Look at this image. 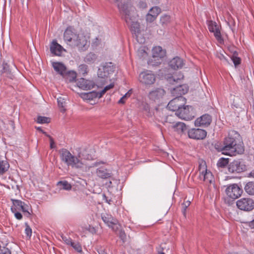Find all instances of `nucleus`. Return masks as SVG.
I'll use <instances>...</instances> for the list:
<instances>
[{
  "label": "nucleus",
  "mask_w": 254,
  "mask_h": 254,
  "mask_svg": "<svg viewBox=\"0 0 254 254\" xmlns=\"http://www.w3.org/2000/svg\"><path fill=\"white\" fill-rule=\"evenodd\" d=\"M2 68L1 70V72L5 73L7 75H10L11 74V71L9 69V65L6 63H3L2 65Z\"/></svg>",
  "instance_id": "nucleus-39"
},
{
  "label": "nucleus",
  "mask_w": 254,
  "mask_h": 254,
  "mask_svg": "<svg viewBox=\"0 0 254 254\" xmlns=\"http://www.w3.org/2000/svg\"><path fill=\"white\" fill-rule=\"evenodd\" d=\"M242 192L243 190L236 184L230 185L226 189L227 195L233 199H236L240 197Z\"/></svg>",
  "instance_id": "nucleus-9"
},
{
  "label": "nucleus",
  "mask_w": 254,
  "mask_h": 254,
  "mask_svg": "<svg viewBox=\"0 0 254 254\" xmlns=\"http://www.w3.org/2000/svg\"><path fill=\"white\" fill-rule=\"evenodd\" d=\"M114 2L116 3V5L117 7L119 6V5H122L123 3H124L126 2L125 0H114Z\"/></svg>",
  "instance_id": "nucleus-57"
},
{
  "label": "nucleus",
  "mask_w": 254,
  "mask_h": 254,
  "mask_svg": "<svg viewBox=\"0 0 254 254\" xmlns=\"http://www.w3.org/2000/svg\"><path fill=\"white\" fill-rule=\"evenodd\" d=\"M212 122L211 116L207 114H205L200 117L198 118L194 122L195 126L197 127H208Z\"/></svg>",
  "instance_id": "nucleus-15"
},
{
  "label": "nucleus",
  "mask_w": 254,
  "mask_h": 254,
  "mask_svg": "<svg viewBox=\"0 0 254 254\" xmlns=\"http://www.w3.org/2000/svg\"><path fill=\"white\" fill-rule=\"evenodd\" d=\"M190 201H186L182 204L184 214H185V211L187 208L190 206Z\"/></svg>",
  "instance_id": "nucleus-54"
},
{
  "label": "nucleus",
  "mask_w": 254,
  "mask_h": 254,
  "mask_svg": "<svg viewBox=\"0 0 254 254\" xmlns=\"http://www.w3.org/2000/svg\"><path fill=\"white\" fill-rule=\"evenodd\" d=\"M214 147L218 151L222 152V153L223 154H224V153H225L224 143L222 144H221V143L217 142L215 144Z\"/></svg>",
  "instance_id": "nucleus-42"
},
{
  "label": "nucleus",
  "mask_w": 254,
  "mask_h": 254,
  "mask_svg": "<svg viewBox=\"0 0 254 254\" xmlns=\"http://www.w3.org/2000/svg\"><path fill=\"white\" fill-rule=\"evenodd\" d=\"M61 160L67 166L87 172L91 167L87 166L83 161L84 159L81 152H78L76 155L72 154L66 149L63 148L60 150Z\"/></svg>",
  "instance_id": "nucleus-2"
},
{
  "label": "nucleus",
  "mask_w": 254,
  "mask_h": 254,
  "mask_svg": "<svg viewBox=\"0 0 254 254\" xmlns=\"http://www.w3.org/2000/svg\"><path fill=\"white\" fill-rule=\"evenodd\" d=\"M97 59V56L96 54L93 53L88 54L84 58V62L88 64L94 63Z\"/></svg>",
  "instance_id": "nucleus-29"
},
{
  "label": "nucleus",
  "mask_w": 254,
  "mask_h": 254,
  "mask_svg": "<svg viewBox=\"0 0 254 254\" xmlns=\"http://www.w3.org/2000/svg\"><path fill=\"white\" fill-rule=\"evenodd\" d=\"M218 27L216 22H213L212 21H210L208 23V29L210 32H214L215 29H217Z\"/></svg>",
  "instance_id": "nucleus-41"
},
{
  "label": "nucleus",
  "mask_w": 254,
  "mask_h": 254,
  "mask_svg": "<svg viewBox=\"0 0 254 254\" xmlns=\"http://www.w3.org/2000/svg\"><path fill=\"white\" fill-rule=\"evenodd\" d=\"M245 190L248 194L254 195V182L248 183L245 187Z\"/></svg>",
  "instance_id": "nucleus-30"
},
{
  "label": "nucleus",
  "mask_w": 254,
  "mask_h": 254,
  "mask_svg": "<svg viewBox=\"0 0 254 254\" xmlns=\"http://www.w3.org/2000/svg\"><path fill=\"white\" fill-rule=\"evenodd\" d=\"M127 24L130 26L131 31L135 34L140 33V25L139 23L136 21H134L133 16L131 17V20L130 22L127 23Z\"/></svg>",
  "instance_id": "nucleus-25"
},
{
  "label": "nucleus",
  "mask_w": 254,
  "mask_h": 254,
  "mask_svg": "<svg viewBox=\"0 0 254 254\" xmlns=\"http://www.w3.org/2000/svg\"><path fill=\"white\" fill-rule=\"evenodd\" d=\"M172 127L178 133H183L188 129L186 125L182 122L176 123L173 125Z\"/></svg>",
  "instance_id": "nucleus-26"
},
{
  "label": "nucleus",
  "mask_w": 254,
  "mask_h": 254,
  "mask_svg": "<svg viewBox=\"0 0 254 254\" xmlns=\"http://www.w3.org/2000/svg\"><path fill=\"white\" fill-rule=\"evenodd\" d=\"M165 94V91L163 88H158L150 91L148 96L150 99L155 101L162 98Z\"/></svg>",
  "instance_id": "nucleus-19"
},
{
  "label": "nucleus",
  "mask_w": 254,
  "mask_h": 254,
  "mask_svg": "<svg viewBox=\"0 0 254 254\" xmlns=\"http://www.w3.org/2000/svg\"><path fill=\"white\" fill-rule=\"evenodd\" d=\"M242 105V100L239 97H236V98L234 99L233 105L235 106L236 108H238L241 107Z\"/></svg>",
  "instance_id": "nucleus-43"
},
{
  "label": "nucleus",
  "mask_w": 254,
  "mask_h": 254,
  "mask_svg": "<svg viewBox=\"0 0 254 254\" xmlns=\"http://www.w3.org/2000/svg\"><path fill=\"white\" fill-rule=\"evenodd\" d=\"M139 80L141 83L145 85L153 84L156 80V76L152 73L146 72H141L139 76Z\"/></svg>",
  "instance_id": "nucleus-11"
},
{
  "label": "nucleus",
  "mask_w": 254,
  "mask_h": 254,
  "mask_svg": "<svg viewBox=\"0 0 254 254\" xmlns=\"http://www.w3.org/2000/svg\"><path fill=\"white\" fill-rule=\"evenodd\" d=\"M58 104L59 107L61 109V111L64 112L65 111V109L64 108L65 102L64 99L61 97L58 98Z\"/></svg>",
  "instance_id": "nucleus-36"
},
{
  "label": "nucleus",
  "mask_w": 254,
  "mask_h": 254,
  "mask_svg": "<svg viewBox=\"0 0 254 254\" xmlns=\"http://www.w3.org/2000/svg\"><path fill=\"white\" fill-rule=\"evenodd\" d=\"M61 238L63 241H64V243L67 245H70L72 242L70 238L67 237L63 235H61Z\"/></svg>",
  "instance_id": "nucleus-49"
},
{
  "label": "nucleus",
  "mask_w": 254,
  "mask_h": 254,
  "mask_svg": "<svg viewBox=\"0 0 254 254\" xmlns=\"http://www.w3.org/2000/svg\"><path fill=\"white\" fill-rule=\"evenodd\" d=\"M63 49V47L59 44L56 40L53 41L50 46V51L52 54L58 56H61Z\"/></svg>",
  "instance_id": "nucleus-21"
},
{
  "label": "nucleus",
  "mask_w": 254,
  "mask_h": 254,
  "mask_svg": "<svg viewBox=\"0 0 254 254\" xmlns=\"http://www.w3.org/2000/svg\"><path fill=\"white\" fill-rule=\"evenodd\" d=\"M170 21V16L168 15H164L160 18V23L162 25H164L167 24Z\"/></svg>",
  "instance_id": "nucleus-38"
},
{
  "label": "nucleus",
  "mask_w": 254,
  "mask_h": 254,
  "mask_svg": "<svg viewBox=\"0 0 254 254\" xmlns=\"http://www.w3.org/2000/svg\"><path fill=\"white\" fill-rule=\"evenodd\" d=\"M185 101L184 97H176L171 100L167 105V108L172 111H178L183 106Z\"/></svg>",
  "instance_id": "nucleus-10"
},
{
  "label": "nucleus",
  "mask_w": 254,
  "mask_h": 254,
  "mask_svg": "<svg viewBox=\"0 0 254 254\" xmlns=\"http://www.w3.org/2000/svg\"><path fill=\"white\" fill-rule=\"evenodd\" d=\"M142 110L147 113H149L150 107L148 104L147 103H143L142 104Z\"/></svg>",
  "instance_id": "nucleus-53"
},
{
  "label": "nucleus",
  "mask_w": 254,
  "mask_h": 254,
  "mask_svg": "<svg viewBox=\"0 0 254 254\" xmlns=\"http://www.w3.org/2000/svg\"><path fill=\"white\" fill-rule=\"evenodd\" d=\"M188 134L190 138L200 140L206 137L207 132L205 130L200 128H191L188 130Z\"/></svg>",
  "instance_id": "nucleus-12"
},
{
  "label": "nucleus",
  "mask_w": 254,
  "mask_h": 254,
  "mask_svg": "<svg viewBox=\"0 0 254 254\" xmlns=\"http://www.w3.org/2000/svg\"><path fill=\"white\" fill-rule=\"evenodd\" d=\"M166 52L160 47H155L152 50V55L154 59L160 58L161 60L165 56Z\"/></svg>",
  "instance_id": "nucleus-24"
},
{
  "label": "nucleus",
  "mask_w": 254,
  "mask_h": 254,
  "mask_svg": "<svg viewBox=\"0 0 254 254\" xmlns=\"http://www.w3.org/2000/svg\"><path fill=\"white\" fill-rule=\"evenodd\" d=\"M188 90V86L186 84H183L174 88L172 93L176 97H183L182 95L187 93Z\"/></svg>",
  "instance_id": "nucleus-17"
},
{
  "label": "nucleus",
  "mask_w": 254,
  "mask_h": 254,
  "mask_svg": "<svg viewBox=\"0 0 254 254\" xmlns=\"http://www.w3.org/2000/svg\"><path fill=\"white\" fill-rule=\"evenodd\" d=\"M98 252L99 254H107L103 250H100Z\"/></svg>",
  "instance_id": "nucleus-62"
},
{
  "label": "nucleus",
  "mask_w": 254,
  "mask_h": 254,
  "mask_svg": "<svg viewBox=\"0 0 254 254\" xmlns=\"http://www.w3.org/2000/svg\"><path fill=\"white\" fill-rule=\"evenodd\" d=\"M162 114V115L163 114V111H159V110H157L156 112V116H161V115Z\"/></svg>",
  "instance_id": "nucleus-61"
},
{
  "label": "nucleus",
  "mask_w": 254,
  "mask_h": 254,
  "mask_svg": "<svg viewBox=\"0 0 254 254\" xmlns=\"http://www.w3.org/2000/svg\"><path fill=\"white\" fill-rule=\"evenodd\" d=\"M70 245L77 252H82V248L79 243L72 242Z\"/></svg>",
  "instance_id": "nucleus-44"
},
{
  "label": "nucleus",
  "mask_w": 254,
  "mask_h": 254,
  "mask_svg": "<svg viewBox=\"0 0 254 254\" xmlns=\"http://www.w3.org/2000/svg\"><path fill=\"white\" fill-rule=\"evenodd\" d=\"M183 78L184 75L181 73H179L178 75L176 74L173 75L168 74L165 75V78L167 81L172 84L178 83L179 80L183 79Z\"/></svg>",
  "instance_id": "nucleus-22"
},
{
  "label": "nucleus",
  "mask_w": 254,
  "mask_h": 254,
  "mask_svg": "<svg viewBox=\"0 0 254 254\" xmlns=\"http://www.w3.org/2000/svg\"><path fill=\"white\" fill-rule=\"evenodd\" d=\"M228 171L231 173H240L245 171L246 166L239 160H234L228 166Z\"/></svg>",
  "instance_id": "nucleus-13"
},
{
  "label": "nucleus",
  "mask_w": 254,
  "mask_h": 254,
  "mask_svg": "<svg viewBox=\"0 0 254 254\" xmlns=\"http://www.w3.org/2000/svg\"><path fill=\"white\" fill-rule=\"evenodd\" d=\"M11 210L12 213H14V216L18 220H21L22 218V215L21 213L16 210L15 208L11 207Z\"/></svg>",
  "instance_id": "nucleus-47"
},
{
  "label": "nucleus",
  "mask_w": 254,
  "mask_h": 254,
  "mask_svg": "<svg viewBox=\"0 0 254 254\" xmlns=\"http://www.w3.org/2000/svg\"><path fill=\"white\" fill-rule=\"evenodd\" d=\"M119 236L120 238L123 241V242H125L126 240V234L125 231L123 230H120L119 234Z\"/></svg>",
  "instance_id": "nucleus-51"
},
{
  "label": "nucleus",
  "mask_w": 254,
  "mask_h": 254,
  "mask_svg": "<svg viewBox=\"0 0 254 254\" xmlns=\"http://www.w3.org/2000/svg\"><path fill=\"white\" fill-rule=\"evenodd\" d=\"M160 8L157 6H155L150 9L149 13H152L154 16L157 17V15L160 13Z\"/></svg>",
  "instance_id": "nucleus-40"
},
{
  "label": "nucleus",
  "mask_w": 254,
  "mask_h": 254,
  "mask_svg": "<svg viewBox=\"0 0 254 254\" xmlns=\"http://www.w3.org/2000/svg\"><path fill=\"white\" fill-rule=\"evenodd\" d=\"M11 201L13 204L11 207L15 208L16 211H17V210H21L25 216L27 217H30L31 215V213L29 211L30 208L28 205L20 200L11 198Z\"/></svg>",
  "instance_id": "nucleus-8"
},
{
  "label": "nucleus",
  "mask_w": 254,
  "mask_h": 254,
  "mask_svg": "<svg viewBox=\"0 0 254 254\" xmlns=\"http://www.w3.org/2000/svg\"><path fill=\"white\" fill-rule=\"evenodd\" d=\"M169 66L175 70L181 68L184 65V63L181 58L179 57H176L172 59L169 63Z\"/></svg>",
  "instance_id": "nucleus-18"
},
{
  "label": "nucleus",
  "mask_w": 254,
  "mask_h": 254,
  "mask_svg": "<svg viewBox=\"0 0 254 254\" xmlns=\"http://www.w3.org/2000/svg\"><path fill=\"white\" fill-rule=\"evenodd\" d=\"M44 134H45L46 136L48 137L49 139H50V137H52L50 135L48 134L45 131H43L42 132Z\"/></svg>",
  "instance_id": "nucleus-63"
},
{
  "label": "nucleus",
  "mask_w": 254,
  "mask_h": 254,
  "mask_svg": "<svg viewBox=\"0 0 254 254\" xmlns=\"http://www.w3.org/2000/svg\"><path fill=\"white\" fill-rule=\"evenodd\" d=\"M118 8L122 18L126 23L130 22L132 16L131 14V7L129 6L128 2L126 1L123 3L122 5H119Z\"/></svg>",
  "instance_id": "nucleus-4"
},
{
  "label": "nucleus",
  "mask_w": 254,
  "mask_h": 254,
  "mask_svg": "<svg viewBox=\"0 0 254 254\" xmlns=\"http://www.w3.org/2000/svg\"><path fill=\"white\" fill-rule=\"evenodd\" d=\"M249 226L252 228H254V219L249 222Z\"/></svg>",
  "instance_id": "nucleus-60"
},
{
  "label": "nucleus",
  "mask_w": 254,
  "mask_h": 254,
  "mask_svg": "<svg viewBox=\"0 0 254 254\" xmlns=\"http://www.w3.org/2000/svg\"><path fill=\"white\" fill-rule=\"evenodd\" d=\"M50 148L51 149L55 148L56 147V145L55 144V142H54V139L52 137H50Z\"/></svg>",
  "instance_id": "nucleus-56"
},
{
  "label": "nucleus",
  "mask_w": 254,
  "mask_h": 254,
  "mask_svg": "<svg viewBox=\"0 0 254 254\" xmlns=\"http://www.w3.org/2000/svg\"><path fill=\"white\" fill-rule=\"evenodd\" d=\"M15 187L17 190H19V186H18V185H16L15 186H11V188H12V189H14V188H15Z\"/></svg>",
  "instance_id": "nucleus-64"
},
{
  "label": "nucleus",
  "mask_w": 254,
  "mask_h": 254,
  "mask_svg": "<svg viewBox=\"0 0 254 254\" xmlns=\"http://www.w3.org/2000/svg\"><path fill=\"white\" fill-rule=\"evenodd\" d=\"M64 37L65 41L69 43L73 46H76L78 49L85 50L87 48V41L84 38H80L74 33L70 28H67L64 31Z\"/></svg>",
  "instance_id": "nucleus-3"
},
{
  "label": "nucleus",
  "mask_w": 254,
  "mask_h": 254,
  "mask_svg": "<svg viewBox=\"0 0 254 254\" xmlns=\"http://www.w3.org/2000/svg\"><path fill=\"white\" fill-rule=\"evenodd\" d=\"M77 85L83 90H90L96 85L93 81L87 80L84 78L79 79L77 82Z\"/></svg>",
  "instance_id": "nucleus-16"
},
{
  "label": "nucleus",
  "mask_w": 254,
  "mask_h": 254,
  "mask_svg": "<svg viewBox=\"0 0 254 254\" xmlns=\"http://www.w3.org/2000/svg\"><path fill=\"white\" fill-rule=\"evenodd\" d=\"M131 90H129L124 96H123L120 100L118 101L119 104H124L125 103V100L130 96Z\"/></svg>",
  "instance_id": "nucleus-48"
},
{
  "label": "nucleus",
  "mask_w": 254,
  "mask_h": 254,
  "mask_svg": "<svg viewBox=\"0 0 254 254\" xmlns=\"http://www.w3.org/2000/svg\"><path fill=\"white\" fill-rule=\"evenodd\" d=\"M214 35L218 42L220 43H222L223 42V39L222 37L220 31L218 28L217 29H215V31L213 32Z\"/></svg>",
  "instance_id": "nucleus-35"
},
{
  "label": "nucleus",
  "mask_w": 254,
  "mask_h": 254,
  "mask_svg": "<svg viewBox=\"0 0 254 254\" xmlns=\"http://www.w3.org/2000/svg\"><path fill=\"white\" fill-rule=\"evenodd\" d=\"M114 86V84L113 83H111L110 84V85H107L106 86V87H104V88L105 89V90L107 91L108 90L113 88V87Z\"/></svg>",
  "instance_id": "nucleus-58"
},
{
  "label": "nucleus",
  "mask_w": 254,
  "mask_h": 254,
  "mask_svg": "<svg viewBox=\"0 0 254 254\" xmlns=\"http://www.w3.org/2000/svg\"><path fill=\"white\" fill-rule=\"evenodd\" d=\"M9 166L6 160L0 161V176L4 174L8 170Z\"/></svg>",
  "instance_id": "nucleus-28"
},
{
  "label": "nucleus",
  "mask_w": 254,
  "mask_h": 254,
  "mask_svg": "<svg viewBox=\"0 0 254 254\" xmlns=\"http://www.w3.org/2000/svg\"><path fill=\"white\" fill-rule=\"evenodd\" d=\"M25 234H26L27 236L30 238L31 235H32V229L29 226V225L27 223H25Z\"/></svg>",
  "instance_id": "nucleus-46"
},
{
  "label": "nucleus",
  "mask_w": 254,
  "mask_h": 254,
  "mask_svg": "<svg viewBox=\"0 0 254 254\" xmlns=\"http://www.w3.org/2000/svg\"><path fill=\"white\" fill-rule=\"evenodd\" d=\"M96 174L99 177L104 179L110 178L112 176L111 171L103 167L98 168L96 170Z\"/></svg>",
  "instance_id": "nucleus-20"
},
{
  "label": "nucleus",
  "mask_w": 254,
  "mask_h": 254,
  "mask_svg": "<svg viewBox=\"0 0 254 254\" xmlns=\"http://www.w3.org/2000/svg\"><path fill=\"white\" fill-rule=\"evenodd\" d=\"M192 109L193 108L191 106H184L183 105L178 111L176 112L175 115L182 119L190 120L194 118L192 112Z\"/></svg>",
  "instance_id": "nucleus-7"
},
{
  "label": "nucleus",
  "mask_w": 254,
  "mask_h": 254,
  "mask_svg": "<svg viewBox=\"0 0 254 254\" xmlns=\"http://www.w3.org/2000/svg\"><path fill=\"white\" fill-rule=\"evenodd\" d=\"M236 205L241 210L250 211L254 208V200L251 198H242L237 201Z\"/></svg>",
  "instance_id": "nucleus-5"
},
{
  "label": "nucleus",
  "mask_w": 254,
  "mask_h": 254,
  "mask_svg": "<svg viewBox=\"0 0 254 254\" xmlns=\"http://www.w3.org/2000/svg\"><path fill=\"white\" fill-rule=\"evenodd\" d=\"M58 185L62 187V188L65 190H70L71 189V185L66 181H60L58 183Z\"/></svg>",
  "instance_id": "nucleus-34"
},
{
  "label": "nucleus",
  "mask_w": 254,
  "mask_h": 254,
  "mask_svg": "<svg viewBox=\"0 0 254 254\" xmlns=\"http://www.w3.org/2000/svg\"><path fill=\"white\" fill-rule=\"evenodd\" d=\"M173 116L170 115V116H168L167 117H166L165 119V120H164V122H169L170 123H172L171 122V118H172Z\"/></svg>",
  "instance_id": "nucleus-59"
},
{
  "label": "nucleus",
  "mask_w": 254,
  "mask_h": 254,
  "mask_svg": "<svg viewBox=\"0 0 254 254\" xmlns=\"http://www.w3.org/2000/svg\"><path fill=\"white\" fill-rule=\"evenodd\" d=\"M231 59L235 66H238L241 63V59L238 57V53L237 51H234L231 57Z\"/></svg>",
  "instance_id": "nucleus-31"
},
{
  "label": "nucleus",
  "mask_w": 254,
  "mask_h": 254,
  "mask_svg": "<svg viewBox=\"0 0 254 254\" xmlns=\"http://www.w3.org/2000/svg\"><path fill=\"white\" fill-rule=\"evenodd\" d=\"M88 66L85 64H80L79 66V72L83 75H85L88 72Z\"/></svg>",
  "instance_id": "nucleus-37"
},
{
  "label": "nucleus",
  "mask_w": 254,
  "mask_h": 254,
  "mask_svg": "<svg viewBox=\"0 0 254 254\" xmlns=\"http://www.w3.org/2000/svg\"><path fill=\"white\" fill-rule=\"evenodd\" d=\"M86 98L89 100L93 99L94 98L98 97L97 92L96 91H92L89 93H87L85 94Z\"/></svg>",
  "instance_id": "nucleus-45"
},
{
  "label": "nucleus",
  "mask_w": 254,
  "mask_h": 254,
  "mask_svg": "<svg viewBox=\"0 0 254 254\" xmlns=\"http://www.w3.org/2000/svg\"><path fill=\"white\" fill-rule=\"evenodd\" d=\"M211 175V173L210 172H207V170H206L205 172L203 171L202 172L200 177L203 176V181H206L208 178V176Z\"/></svg>",
  "instance_id": "nucleus-52"
},
{
  "label": "nucleus",
  "mask_w": 254,
  "mask_h": 254,
  "mask_svg": "<svg viewBox=\"0 0 254 254\" xmlns=\"http://www.w3.org/2000/svg\"><path fill=\"white\" fill-rule=\"evenodd\" d=\"M229 164V159L221 158L217 162V165L218 167L224 168Z\"/></svg>",
  "instance_id": "nucleus-32"
},
{
  "label": "nucleus",
  "mask_w": 254,
  "mask_h": 254,
  "mask_svg": "<svg viewBox=\"0 0 254 254\" xmlns=\"http://www.w3.org/2000/svg\"><path fill=\"white\" fill-rule=\"evenodd\" d=\"M225 153L224 154L229 156H235L242 154L244 151V147L241 141L240 134L234 130H230L228 136L224 140Z\"/></svg>",
  "instance_id": "nucleus-1"
},
{
  "label": "nucleus",
  "mask_w": 254,
  "mask_h": 254,
  "mask_svg": "<svg viewBox=\"0 0 254 254\" xmlns=\"http://www.w3.org/2000/svg\"><path fill=\"white\" fill-rule=\"evenodd\" d=\"M107 92V91L105 90V88H104L102 91L100 92H97V96L98 98H100L102 97V96Z\"/></svg>",
  "instance_id": "nucleus-55"
},
{
  "label": "nucleus",
  "mask_w": 254,
  "mask_h": 254,
  "mask_svg": "<svg viewBox=\"0 0 254 254\" xmlns=\"http://www.w3.org/2000/svg\"><path fill=\"white\" fill-rule=\"evenodd\" d=\"M156 18V17L154 16V15H152V13H148L146 15V21L149 22H153L155 19Z\"/></svg>",
  "instance_id": "nucleus-50"
},
{
  "label": "nucleus",
  "mask_w": 254,
  "mask_h": 254,
  "mask_svg": "<svg viewBox=\"0 0 254 254\" xmlns=\"http://www.w3.org/2000/svg\"><path fill=\"white\" fill-rule=\"evenodd\" d=\"M116 69L115 65L111 62L107 63L102 68H99L98 71V76L102 78H108L110 77Z\"/></svg>",
  "instance_id": "nucleus-6"
},
{
  "label": "nucleus",
  "mask_w": 254,
  "mask_h": 254,
  "mask_svg": "<svg viewBox=\"0 0 254 254\" xmlns=\"http://www.w3.org/2000/svg\"><path fill=\"white\" fill-rule=\"evenodd\" d=\"M52 65L55 70L58 73L63 76L65 74L67 68L64 64L60 62H54Z\"/></svg>",
  "instance_id": "nucleus-23"
},
{
  "label": "nucleus",
  "mask_w": 254,
  "mask_h": 254,
  "mask_svg": "<svg viewBox=\"0 0 254 254\" xmlns=\"http://www.w3.org/2000/svg\"><path fill=\"white\" fill-rule=\"evenodd\" d=\"M102 219L109 227L112 228L114 231H116L118 229L117 226L118 220L113 217L112 215L108 214H102Z\"/></svg>",
  "instance_id": "nucleus-14"
},
{
  "label": "nucleus",
  "mask_w": 254,
  "mask_h": 254,
  "mask_svg": "<svg viewBox=\"0 0 254 254\" xmlns=\"http://www.w3.org/2000/svg\"><path fill=\"white\" fill-rule=\"evenodd\" d=\"M63 77L68 80L70 82L75 81L76 78V73L73 71H67L64 75Z\"/></svg>",
  "instance_id": "nucleus-27"
},
{
  "label": "nucleus",
  "mask_w": 254,
  "mask_h": 254,
  "mask_svg": "<svg viewBox=\"0 0 254 254\" xmlns=\"http://www.w3.org/2000/svg\"><path fill=\"white\" fill-rule=\"evenodd\" d=\"M51 122V119L46 117L39 116L37 119V122L39 124H48Z\"/></svg>",
  "instance_id": "nucleus-33"
}]
</instances>
